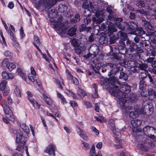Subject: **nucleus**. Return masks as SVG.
Here are the masks:
<instances>
[{"label":"nucleus","instance_id":"37998d69","mask_svg":"<svg viewBox=\"0 0 156 156\" xmlns=\"http://www.w3.org/2000/svg\"><path fill=\"white\" fill-rule=\"evenodd\" d=\"M95 147L93 145L91 148L90 154V156H94V155H95Z\"/></svg>","mask_w":156,"mask_h":156},{"label":"nucleus","instance_id":"cd10ccee","mask_svg":"<svg viewBox=\"0 0 156 156\" xmlns=\"http://www.w3.org/2000/svg\"><path fill=\"white\" fill-rule=\"evenodd\" d=\"M77 94L78 95L82 98L83 97L87 95V94L84 90L79 87L77 91Z\"/></svg>","mask_w":156,"mask_h":156},{"label":"nucleus","instance_id":"6e6d98bb","mask_svg":"<svg viewBox=\"0 0 156 156\" xmlns=\"http://www.w3.org/2000/svg\"><path fill=\"white\" fill-rule=\"evenodd\" d=\"M68 91L69 94L73 98L75 99H77L78 98L74 93L70 90H69Z\"/></svg>","mask_w":156,"mask_h":156},{"label":"nucleus","instance_id":"79ce46f5","mask_svg":"<svg viewBox=\"0 0 156 156\" xmlns=\"http://www.w3.org/2000/svg\"><path fill=\"white\" fill-rule=\"evenodd\" d=\"M8 34H9L10 38L12 41L14 42H16V38L15 35H14L13 33L12 32V31H11L10 32H9Z\"/></svg>","mask_w":156,"mask_h":156},{"label":"nucleus","instance_id":"bb28decb","mask_svg":"<svg viewBox=\"0 0 156 156\" xmlns=\"http://www.w3.org/2000/svg\"><path fill=\"white\" fill-rule=\"evenodd\" d=\"M76 31V28L75 27H71L67 31L68 35L72 36L75 34Z\"/></svg>","mask_w":156,"mask_h":156},{"label":"nucleus","instance_id":"ddd939ff","mask_svg":"<svg viewBox=\"0 0 156 156\" xmlns=\"http://www.w3.org/2000/svg\"><path fill=\"white\" fill-rule=\"evenodd\" d=\"M100 15L97 12L95 16L93 17L92 18V20L94 22H96L98 24H100L101 23L103 20V12H101Z\"/></svg>","mask_w":156,"mask_h":156},{"label":"nucleus","instance_id":"c9c22d12","mask_svg":"<svg viewBox=\"0 0 156 156\" xmlns=\"http://www.w3.org/2000/svg\"><path fill=\"white\" fill-rule=\"evenodd\" d=\"M67 7L62 5H59L58 8L59 11L61 12H64L67 10Z\"/></svg>","mask_w":156,"mask_h":156},{"label":"nucleus","instance_id":"338daca9","mask_svg":"<svg viewBox=\"0 0 156 156\" xmlns=\"http://www.w3.org/2000/svg\"><path fill=\"white\" fill-rule=\"evenodd\" d=\"M64 130L66 131L67 133H69L71 132V129L69 127L64 126L63 127Z\"/></svg>","mask_w":156,"mask_h":156},{"label":"nucleus","instance_id":"412c9836","mask_svg":"<svg viewBox=\"0 0 156 156\" xmlns=\"http://www.w3.org/2000/svg\"><path fill=\"white\" fill-rule=\"evenodd\" d=\"M93 93L92 94V97L94 98H96L98 97V87L95 84H94L92 86Z\"/></svg>","mask_w":156,"mask_h":156},{"label":"nucleus","instance_id":"4468645a","mask_svg":"<svg viewBox=\"0 0 156 156\" xmlns=\"http://www.w3.org/2000/svg\"><path fill=\"white\" fill-rule=\"evenodd\" d=\"M126 44L129 47V48L131 51L135 50L137 48V45L133 41L129 40H128L126 41Z\"/></svg>","mask_w":156,"mask_h":156},{"label":"nucleus","instance_id":"9d476101","mask_svg":"<svg viewBox=\"0 0 156 156\" xmlns=\"http://www.w3.org/2000/svg\"><path fill=\"white\" fill-rule=\"evenodd\" d=\"M109 126L110 129L112 130L114 136H121L119 129L115 128L114 121L113 120L111 119L109 120Z\"/></svg>","mask_w":156,"mask_h":156},{"label":"nucleus","instance_id":"49530a36","mask_svg":"<svg viewBox=\"0 0 156 156\" xmlns=\"http://www.w3.org/2000/svg\"><path fill=\"white\" fill-rule=\"evenodd\" d=\"M0 42L4 47L7 46L5 39L4 37L1 38L0 37Z\"/></svg>","mask_w":156,"mask_h":156},{"label":"nucleus","instance_id":"4be33fe9","mask_svg":"<svg viewBox=\"0 0 156 156\" xmlns=\"http://www.w3.org/2000/svg\"><path fill=\"white\" fill-rule=\"evenodd\" d=\"M13 94L17 98H20L21 96V90L18 87L16 86L14 89Z\"/></svg>","mask_w":156,"mask_h":156},{"label":"nucleus","instance_id":"a18cd8bd","mask_svg":"<svg viewBox=\"0 0 156 156\" xmlns=\"http://www.w3.org/2000/svg\"><path fill=\"white\" fill-rule=\"evenodd\" d=\"M120 78L123 79L124 80H126L128 78V76L127 74L122 72L120 73Z\"/></svg>","mask_w":156,"mask_h":156},{"label":"nucleus","instance_id":"680f3d73","mask_svg":"<svg viewBox=\"0 0 156 156\" xmlns=\"http://www.w3.org/2000/svg\"><path fill=\"white\" fill-rule=\"evenodd\" d=\"M114 147L116 149H120L122 148V143L117 144L114 145Z\"/></svg>","mask_w":156,"mask_h":156},{"label":"nucleus","instance_id":"c756f323","mask_svg":"<svg viewBox=\"0 0 156 156\" xmlns=\"http://www.w3.org/2000/svg\"><path fill=\"white\" fill-rule=\"evenodd\" d=\"M68 78L69 80H72L73 83L76 85L79 84V82L77 79L75 77L69 74V75Z\"/></svg>","mask_w":156,"mask_h":156},{"label":"nucleus","instance_id":"2f4dec72","mask_svg":"<svg viewBox=\"0 0 156 156\" xmlns=\"http://www.w3.org/2000/svg\"><path fill=\"white\" fill-rule=\"evenodd\" d=\"M135 32L136 34L138 36H140L145 34V32L143 30L142 28H137Z\"/></svg>","mask_w":156,"mask_h":156},{"label":"nucleus","instance_id":"f8f14e48","mask_svg":"<svg viewBox=\"0 0 156 156\" xmlns=\"http://www.w3.org/2000/svg\"><path fill=\"white\" fill-rule=\"evenodd\" d=\"M26 93L29 101L32 104L34 108H39L40 107V105L36 101L31 98L33 97V94L31 93L30 91H27Z\"/></svg>","mask_w":156,"mask_h":156},{"label":"nucleus","instance_id":"6e6552de","mask_svg":"<svg viewBox=\"0 0 156 156\" xmlns=\"http://www.w3.org/2000/svg\"><path fill=\"white\" fill-rule=\"evenodd\" d=\"M2 106L3 108L4 112L6 115V117L9 119H11L13 117L12 112L9 106L7 105L6 101H5V102H4V103L2 104Z\"/></svg>","mask_w":156,"mask_h":156},{"label":"nucleus","instance_id":"e2e57ef3","mask_svg":"<svg viewBox=\"0 0 156 156\" xmlns=\"http://www.w3.org/2000/svg\"><path fill=\"white\" fill-rule=\"evenodd\" d=\"M70 103L71 106L73 108L76 107L77 106V103L74 101H70Z\"/></svg>","mask_w":156,"mask_h":156},{"label":"nucleus","instance_id":"7c9ffc66","mask_svg":"<svg viewBox=\"0 0 156 156\" xmlns=\"http://www.w3.org/2000/svg\"><path fill=\"white\" fill-rule=\"evenodd\" d=\"M137 148L141 150L146 151L148 150V148L143 144H139L137 146Z\"/></svg>","mask_w":156,"mask_h":156},{"label":"nucleus","instance_id":"423d86ee","mask_svg":"<svg viewBox=\"0 0 156 156\" xmlns=\"http://www.w3.org/2000/svg\"><path fill=\"white\" fill-rule=\"evenodd\" d=\"M136 13H140V16H145L148 20H149L152 18H151L152 16H156V10H153L152 9H148L147 12H144L143 9L141 10H136Z\"/></svg>","mask_w":156,"mask_h":156},{"label":"nucleus","instance_id":"13d9d810","mask_svg":"<svg viewBox=\"0 0 156 156\" xmlns=\"http://www.w3.org/2000/svg\"><path fill=\"white\" fill-rule=\"evenodd\" d=\"M99 41L102 44L106 43V40L105 38L104 37H101L99 39Z\"/></svg>","mask_w":156,"mask_h":156},{"label":"nucleus","instance_id":"f257e3e1","mask_svg":"<svg viewBox=\"0 0 156 156\" xmlns=\"http://www.w3.org/2000/svg\"><path fill=\"white\" fill-rule=\"evenodd\" d=\"M110 89L109 92L112 95H113L118 98L119 100V104L123 108H124L125 112L129 113V115L131 117L134 118L137 116V115L139 114H143L144 113V109L141 110L136 109L134 112L130 111L132 109H130L128 107H126V105L127 101L128 99H126V98L125 93H127L129 92L130 90V86L127 84L123 83L121 86V88L119 90L118 87L115 85V83L114 82H110L108 83ZM129 100H128L129 101L133 102L135 100V95L133 94L131 96L129 97Z\"/></svg>","mask_w":156,"mask_h":156},{"label":"nucleus","instance_id":"473e14b6","mask_svg":"<svg viewBox=\"0 0 156 156\" xmlns=\"http://www.w3.org/2000/svg\"><path fill=\"white\" fill-rule=\"evenodd\" d=\"M77 132L78 134L80 136H87L85 131H83L79 127L77 130Z\"/></svg>","mask_w":156,"mask_h":156},{"label":"nucleus","instance_id":"c85d7f7f","mask_svg":"<svg viewBox=\"0 0 156 156\" xmlns=\"http://www.w3.org/2000/svg\"><path fill=\"white\" fill-rule=\"evenodd\" d=\"M144 25L147 30H151L153 28V27L151 25L150 22L148 21H145Z\"/></svg>","mask_w":156,"mask_h":156},{"label":"nucleus","instance_id":"72a5a7b5","mask_svg":"<svg viewBox=\"0 0 156 156\" xmlns=\"http://www.w3.org/2000/svg\"><path fill=\"white\" fill-rule=\"evenodd\" d=\"M140 68L136 65L134 66H131L130 68V69L131 71L134 73L138 72L140 69Z\"/></svg>","mask_w":156,"mask_h":156},{"label":"nucleus","instance_id":"393cba45","mask_svg":"<svg viewBox=\"0 0 156 156\" xmlns=\"http://www.w3.org/2000/svg\"><path fill=\"white\" fill-rule=\"evenodd\" d=\"M131 124L134 127H136L140 126L141 123V121L138 119H133L131 121Z\"/></svg>","mask_w":156,"mask_h":156},{"label":"nucleus","instance_id":"864d4df0","mask_svg":"<svg viewBox=\"0 0 156 156\" xmlns=\"http://www.w3.org/2000/svg\"><path fill=\"white\" fill-rule=\"evenodd\" d=\"M148 91H147L145 89H144L141 92V95L142 96L146 97L148 95Z\"/></svg>","mask_w":156,"mask_h":156},{"label":"nucleus","instance_id":"f3484780","mask_svg":"<svg viewBox=\"0 0 156 156\" xmlns=\"http://www.w3.org/2000/svg\"><path fill=\"white\" fill-rule=\"evenodd\" d=\"M88 3L87 1L83 2L82 5V8L85 9L83 15L86 17L90 15V11L88 9Z\"/></svg>","mask_w":156,"mask_h":156},{"label":"nucleus","instance_id":"9b49d317","mask_svg":"<svg viewBox=\"0 0 156 156\" xmlns=\"http://www.w3.org/2000/svg\"><path fill=\"white\" fill-rule=\"evenodd\" d=\"M2 66H6L10 71H12L16 67V66L14 63H9L7 59H5L2 62Z\"/></svg>","mask_w":156,"mask_h":156},{"label":"nucleus","instance_id":"5701e85b","mask_svg":"<svg viewBox=\"0 0 156 156\" xmlns=\"http://www.w3.org/2000/svg\"><path fill=\"white\" fill-rule=\"evenodd\" d=\"M18 74L25 81H26L27 78V76L23 72L22 69L21 68H18L17 70Z\"/></svg>","mask_w":156,"mask_h":156},{"label":"nucleus","instance_id":"7ed1b4c3","mask_svg":"<svg viewBox=\"0 0 156 156\" xmlns=\"http://www.w3.org/2000/svg\"><path fill=\"white\" fill-rule=\"evenodd\" d=\"M48 16L50 21L53 23V28L59 34H65L66 31L63 29V25L61 22L62 17L58 15L57 10L54 9L49 12Z\"/></svg>","mask_w":156,"mask_h":156},{"label":"nucleus","instance_id":"0e129e2a","mask_svg":"<svg viewBox=\"0 0 156 156\" xmlns=\"http://www.w3.org/2000/svg\"><path fill=\"white\" fill-rule=\"evenodd\" d=\"M5 101H6L7 104L8 103V104L10 105L12 103V100L10 97H9L4 102H5Z\"/></svg>","mask_w":156,"mask_h":156},{"label":"nucleus","instance_id":"69168bd1","mask_svg":"<svg viewBox=\"0 0 156 156\" xmlns=\"http://www.w3.org/2000/svg\"><path fill=\"white\" fill-rule=\"evenodd\" d=\"M20 33L21 38H23L24 37L25 34L23 33V30L22 27L20 29Z\"/></svg>","mask_w":156,"mask_h":156},{"label":"nucleus","instance_id":"6ab92c4d","mask_svg":"<svg viewBox=\"0 0 156 156\" xmlns=\"http://www.w3.org/2000/svg\"><path fill=\"white\" fill-rule=\"evenodd\" d=\"M34 41L33 44L37 48L40 52H41V50L37 46V45H40L41 44L39 38L37 36L34 35Z\"/></svg>","mask_w":156,"mask_h":156},{"label":"nucleus","instance_id":"39448f33","mask_svg":"<svg viewBox=\"0 0 156 156\" xmlns=\"http://www.w3.org/2000/svg\"><path fill=\"white\" fill-rule=\"evenodd\" d=\"M20 128L23 130L24 132L26 133L27 135H29L30 130L28 126H27L25 123H22L20 125V126L19 128H14L12 129V132L15 134L14 135H16L17 136H24L23 133L20 130Z\"/></svg>","mask_w":156,"mask_h":156},{"label":"nucleus","instance_id":"20e7f679","mask_svg":"<svg viewBox=\"0 0 156 156\" xmlns=\"http://www.w3.org/2000/svg\"><path fill=\"white\" fill-rule=\"evenodd\" d=\"M57 0H40L36 2L34 6L37 9L45 8L50 9L56 3Z\"/></svg>","mask_w":156,"mask_h":156},{"label":"nucleus","instance_id":"3c124183","mask_svg":"<svg viewBox=\"0 0 156 156\" xmlns=\"http://www.w3.org/2000/svg\"><path fill=\"white\" fill-rule=\"evenodd\" d=\"M81 141L84 148L86 150L89 149L90 148V146L89 144L85 142L83 140H81Z\"/></svg>","mask_w":156,"mask_h":156},{"label":"nucleus","instance_id":"dca6fc26","mask_svg":"<svg viewBox=\"0 0 156 156\" xmlns=\"http://www.w3.org/2000/svg\"><path fill=\"white\" fill-rule=\"evenodd\" d=\"M56 149L55 146L53 144H50L46 147L44 151L49 154L55 153V151Z\"/></svg>","mask_w":156,"mask_h":156},{"label":"nucleus","instance_id":"8fccbe9b","mask_svg":"<svg viewBox=\"0 0 156 156\" xmlns=\"http://www.w3.org/2000/svg\"><path fill=\"white\" fill-rule=\"evenodd\" d=\"M136 4V5L139 7H143L145 6L144 3L142 1H138Z\"/></svg>","mask_w":156,"mask_h":156},{"label":"nucleus","instance_id":"a19ab883","mask_svg":"<svg viewBox=\"0 0 156 156\" xmlns=\"http://www.w3.org/2000/svg\"><path fill=\"white\" fill-rule=\"evenodd\" d=\"M139 78H141L143 80L147 76L146 72L145 71L141 72L139 74Z\"/></svg>","mask_w":156,"mask_h":156},{"label":"nucleus","instance_id":"0eeeda50","mask_svg":"<svg viewBox=\"0 0 156 156\" xmlns=\"http://www.w3.org/2000/svg\"><path fill=\"white\" fill-rule=\"evenodd\" d=\"M143 131L147 136H156V130L154 127L147 126L143 128Z\"/></svg>","mask_w":156,"mask_h":156},{"label":"nucleus","instance_id":"aec40b11","mask_svg":"<svg viewBox=\"0 0 156 156\" xmlns=\"http://www.w3.org/2000/svg\"><path fill=\"white\" fill-rule=\"evenodd\" d=\"M7 82L6 80L2 81V82L0 83V90L3 91L5 89H6L7 91V93H9V89L8 88L6 84Z\"/></svg>","mask_w":156,"mask_h":156},{"label":"nucleus","instance_id":"603ef678","mask_svg":"<svg viewBox=\"0 0 156 156\" xmlns=\"http://www.w3.org/2000/svg\"><path fill=\"white\" fill-rule=\"evenodd\" d=\"M145 85L144 82L143 80H140V83L139 88L140 89H142L145 87Z\"/></svg>","mask_w":156,"mask_h":156},{"label":"nucleus","instance_id":"b1692460","mask_svg":"<svg viewBox=\"0 0 156 156\" xmlns=\"http://www.w3.org/2000/svg\"><path fill=\"white\" fill-rule=\"evenodd\" d=\"M27 137H16V141L17 144H25L27 140Z\"/></svg>","mask_w":156,"mask_h":156},{"label":"nucleus","instance_id":"bf43d9fd","mask_svg":"<svg viewBox=\"0 0 156 156\" xmlns=\"http://www.w3.org/2000/svg\"><path fill=\"white\" fill-rule=\"evenodd\" d=\"M106 66H109L111 68V71L113 69H114L115 66L113 64L111 63H106Z\"/></svg>","mask_w":156,"mask_h":156},{"label":"nucleus","instance_id":"f704fd0d","mask_svg":"<svg viewBox=\"0 0 156 156\" xmlns=\"http://www.w3.org/2000/svg\"><path fill=\"white\" fill-rule=\"evenodd\" d=\"M148 35L150 38L153 39L154 40H156V31H151L148 33Z\"/></svg>","mask_w":156,"mask_h":156},{"label":"nucleus","instance_id":"a878e982","mask_svg":"<svg viewBox=\"0 0 156 156\" xmlns=\"http://www.w3.org/2000/svg\"><path fill=\"white\" fill-rule=\"evenodd\" d=\"M43 96L44 100L47 104L49 105L52 104V101L50 97H48L46 95L44 94H43Z\"/></svg>","mask_w":156,"mask_h":156},{"label":"nucleus","instance_id":"f03ea898","mask_svg":"<svg viewBox=\"0 0 156 156\" xmlns=\"http://www.w3.org/2000/svg\"><path fill=\"white\" fill-rule=\"evenodd\" d=\"M106 10L110 14L108 16L107 20V22L109 23L108 27L109 32L112 34L117 31V29L114 26H116L121 30H123L125 27V25L121 23L122 20V19L121 18L114 17V12L110 8L108 7Z\"/></svg>","mask_w":156,"mask_h":156},{"label":"nucleus","instance_id":"4c0bfd02","mask_svg":"<svg viewBox=\"0 0 156 156\" xmlns=\"http://www.w3.org/2000/svg\"><path fill=\"white\" fill-rule=\"evenodd\" d=\"M95 119L98 121L101 122H105V120L104 117L102 116H99L98 117H94Z\"/></svg>","mask_w":156,"mask_h":156},{"label":"nucleus","instance_id":"052dcab7","mask_svg":"<svg viewBox=\"0 0 156 156\" xmlns=\"http://www.w3.org/2000/svg\"><path fill=\"white\" fill-rule=\"evenodd\" d=\"M30 72L31 74L33 76H35L36 74V72L34 69L32 67H31L30 69Z\"/></svg>","mask_w":156,"mask_h":156},{"label":"nucleus","instance_id":"09e8293b","mask_svg":"<svg viewBox=\"0 0 156 156\" xmlns=\"http://www.w3.org/2000/svg\"><path fill=\"white\" fill-rule=\"evenodd\" d=\"M8 75L9 73L5 71H3L2 74V77L3 78L6 80H8Z\"/></svg>","mask_w":156,"mask_h":156},{"label":"nucleus","instance_id":"5fc2aeb1","mask_svg":"<svg viewBox=\"0 0 156 156\" xmlns=\"http://www.w3.org/2000/svg\"><path fill=\"white\" fill-rule=\"evenodd\" d=\"M103 64L102 62L98 63L97 62L95 65V67L97 69H100L103 65Z\"/></svg>","mask_w":156,"mask_h":156},{"label":"nucleus","instance_id":"2eb2a0df","mask_svg":"<svg viewBox=\"0 0 156 156\" xmlns=\"http://www.w3.org/2000/svg\"><path fill=\"white\" fill-rule=\"evenodd\" d=\"M148 95H149L148 98L151 100H152L156 97V87L154 89H150L148 91Z\"/></svg>","mask_w":156,"mask_h":156},{"label":"nucleus","instance_id":"774afa93","mask_svg":"<svg viewBox=\"0 0 156 156\" xmlns=\"http://www.w3.org/2000/svg\"><path fill=\"white\" fill-rule=\"evenodd\" d=\"M4 55L6 56H10L12 55V54L9 51H6L4 53Z\"/></svg>","mask_w":156,"mask_h":156},{"label":"nucleus","instance_id":"ea45409f","mask_svg":"<svg viewBox=\"0 0 156 156\" xmlns=\"http://www.w3.org/2000/svg\"><path fill=\"white\" fill-rule=\"evenodd\" d=\"M83 105L87 108H90L92 107V104L90 101H84L83 102Z\"/></svg>","mask_w":156,"mask_h":156},{"label":"nucleus","instance_id":"de8ad7c7","mask_svg":"<svg viewBox=\"0 0 156 156\" xmlns=\"http://www.w3.org/2000/svg\"><path fill=\"white\" fill-rule=\"evenodd\" d=\"M80 20V16L79 15L76 14L75 18L71 20L72 22L74 23L79 21Z\"/></svg>","mask_w":156,"mask_h":156},{"label":"nucleus","instance_id":"1a4fd4ad","mask_svg":"<svg viewBox=\"0 0 156 156\" xmlns=\"http://www.w3.org/2000/svg\"><path fill=\"white\" fill-rule=\"evenodd\" d=\"M121 3H122L121 6L122 7V11L124 14L127 15L129 11L134 10V8L129 4H127L126 2L124 3L123 1L122 0Z\"/></svg>","mask_w":156,"mask_h":156},{"label":"nucleus","instance_id":"a211bd4d","mask_svg":"<svg viewBox=\"0 0 156 156\" xmlns=\"http://www.w3.org/2000/svg\"><path fill=\"white\" fill-rule=\"evenodd\" d=\"M18 145L17 148L16 150H17L19 151H21V152H23V150L25 149V151L27 155L29 154V153L28 152V147L27 146H26L25 147H24L25 144H18Z\"/></svg>","mask_w":156,"mask_h":156},{"label":"nucleus","instance_id":"e433bc0d","mask_svg":"<svg viewBox=\"0 0 156 156\" xmlns=\"http://www.w3.org/2000/svg\"><path fill=\"white\" fill-rule=\"evenodd\" d=\"M119 38V37L118 34H117L116 36L113 35V36L111 37H110V42L111 43H114L115 41L117 40Z\"/></svg>","mask_w":156,"mask_h":156},{"label":"nucleus","instance_id":"4d7b16f0","mask_svg":"<svg viewBox=\"0 0 156 156\" xmlns=\"http://www.w3.org/2000/svg\"><path fill=\"white\" fill-rule=\"evenodd\" d=\"M119 33L121 35V37L123 39H126L127 37L126 34V33H123L121 31H119Z\"/></svg>","mask_w":156,"mask_h":156},{"label":"nucleus","instance_id":"c03bdc74","mask_svg":"<svg viewBox=\"0 0 156 156\" xmlns=\"http://www.w3.org/2000/svg\"><path fill=\"white\" fill-rule=\"evenodd\" d=\"M71 43L72 45L74 47H76L79 46V43L78 41L75 39H73L71 40Z\"/></svg>","mask_w":156,"mask_h":156},{"label":"nucleus","instance_id":"58836bf2","mask_svg":"<svg viewBox=\"0 0 156 156\" xmlns=\"http://www.w3.org/2000/svg\"><path fill=\"white\" fill-rule=\"evenodd\" d=\"M57 96L58 98L61 99L62 101V103L63 104H65L66 103V99L61 94L59 93H57Z\"/></svg>","mask_w":156,"mask_h":156}]
</instances>
